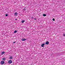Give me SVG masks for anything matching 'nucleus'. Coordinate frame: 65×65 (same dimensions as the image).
Instances as JSON below:
<instances>
[{
    "mask_svg": "<svg viewBox=\"0 0 65 65\" xmlns=\"http://www.w3.org/2000/svg\"><path fill=\"white\" fill-rule=\"evenodd\" d=\"M5 63V62L4 61H2L1 62V65H3V64H4Z\"/></svg>",
    "mask_w": 65,
    "mask_h": 65,
    "instance_id": "1",
    "label": "nucleus"
},
{
    "mask_svg": "<svg viewBox=\"0 0 65 65\" xmlns=\"http://www.w3.org/2000/svg\"><path fill=\"white\" fill-rule=\"evenodd\" d=\"M8 63H9V64H11V63H12V60H10L8 61Z\"/></svg>",
    "mask_w": 65,
    "mask_h": 65,
    "instance_id": "2",
    "label": "nucleus"
},
{
    "mask_svg": "<svg viewBox=\"0 0 65 65\" xmlns=\"http://www.w3.org/2000/svg\"><path fill=\"white\" fill-rule=\"evenodd\" d=\"M18 14V13L17 12H15L14 14V15L15 16H17V15Z\"/></svg>",
    "mask_w": 65,
    "mask_h": 65,
    "instance_id": "3",
    "label": "nucleus"
},
{
    "mask_svg": "<svg viewBox=\"0 0 65 65\" xmlns=\"http://www.w3.org/2000/svg\"><path fill=\"white\" fill-rule=\"evenodd\" d=\"M46 44H49V42L48 41H47L46 42Z\"/></svg>",
    "mask_w": 65,
    "mask_h": 65,
    "instance_id": "4",
    "label": "nucleus"
},
{
    "mask_svg": "<svg viewBox=\"0 0 65 65\" xmlns=\"http://www.w3.org/2000/svg\"><path fill=\"white\" fill-rule=\"evenodd\" d=\"M5 52H3L1 53L2 55H3V54H5Z\"/></svg>",
    "mask_w": 65,
    "mask_h": 65,
    "instance_id": "5",
    "label": "nucleus"
},
{
    "mask_svg": "<svg viewBox=\"0 0 65 65\" xmlns=\"http://www.w3.org/2000/svg\"><path fill=\"white\" fill-rule=\"evenodd\" d=\"M26 40V39H21V40L22 41H25Z\"/></svg>",
    "mask_w": 65,
    "mask_h": 65,
    "instance_id": "6",
    "label": "nucleus"
},
{
    "mask_svg": "<svg viewBox=\"0 0 65 65\" xmlns=\"http://www.w3.org/2000/svg\"><path fill=\"white\" fill-rule=\"evenodd\" d=\"M44 44H42L41 45V46L42 47H43L44 46Z\"/></svg>",
    "mask_w": 65,
    "mask_h": 65,
    "instance_id": "7",
    "label": "nucleus"
},
{
    "mask_svg": "<svg viewBox=\"0 0 65 65\" xmlns=\"http://www.w3.org/2000/svg\"><path fill=\"white\" fill-rule=\"evenodd\" d=\"M25 22V21L24 20H23L21 21V23H24V22Z\"/></svg>",
    "mask_w": 65,
    "mask_h": 65,
    "instance_id": "8",
    "label": "nucleus"
},
{
    "mask_svg": "<svg viewBox=\"0 0 65 65\" xmlns=\"http://www.w3.org/2000/svg\"><path fill=\"white\" fill-rule=\"evenodd\" d=\"M43 17H45L46 16V15L45 14H43Z\"/></svg>",
    "mask_w": 65,
    "mask_h": 65,
    "instance_id": "9",
    "label": "nucleus"
},
{
    "mask_svg": "<svg viewBox=\"0 0 65 65\" xmlns=\"http://www.w3.org/2000/svg\"><path fill=\"white\" fill-rule=\"evenodd\" d=\"M9 58L10 59H12V57L11 56Z\"/></svg>",
    "mask_w": 65,
    "mask_h": 65,
    "instance_id": "10",
    "label": "nucleus"
},
{
    "mask_svg": "<svg viewBox=\"0 0 65 65\" xmlns=\"http://www.w3.org/2000/svg\"><path fill=\"white\" fill-rule=\"evenodd\" d=\"M3 61H5V58H3Z\"/></svg>",
    "mask_w": 65,
    "mask_h": 65,
    "instance_id": "11",
    "label": "nucleus"
},
{
    "mask_svg": "<svg viewBox=\"0 0 65 65\" xmlns=\"http://www.w3.org/2000/svg\"><path fill=\"white\" fill-rule=\"evenodd\" d=\"M16 32H17V31L15 30L14 32V33H15Z\"/></svg>",
    "mask_w": 65,
    "mask_h": 65,
    "instance_id": "12",
    "label": "nucleus"
},
{
    "mask_svg": "<svg viewBox=\"0 0 65 65\" xmlns=\"http://www.w3.org/2000/svg\"><path fill=\"white\" fill-rule=\"evenodd\" d=\"M26 9L25 8L24 9H23V10H24V11H26Z\"/></svg>",
    "mask_w": 65,
    "mask_h": 65,
    "instance_id": "13",
    "label": "nucleus"
},
{
    "mask_svg": "<svg viewBox=\"0 0 65 65\" xmlns=\"http://www.w3.org/2000/svg\"><path fill=\"white\" fill-rule=\"evenodd\" d=\"M6 17H8V14H6Z\"/></svg>",
    "mask_w": 65,
    "mask_h": 65,
    "instance_id": "14",
    "label": "nucleus"
},
{
    "mask_svg": "<svg viewBox=\"0 0 65 65\" xmlns=\"http://www.w3.org/2000/svg\"><path fill=\"white\" fill-rule=\"evenodd\" d=\"M52 20L53 21H55V19L54 18L53 19H52Z\"/></svg>",
    "mask_w": 65,
    "mask_h": 65,
    "instance_id": "15",
    "label": "nucleus"
},
{
    "mask_svg": "<svg viewBox=\"0 0 65 65\" xmlns=\"http://www.w3.org/2000/svg\"><path fill=\"white\" fill-rule=\"evenodd\" d=\"M63 36H65V34H63Z\"/></svg>",
    "mask_w": 65,
    "mask_h": 65,
    "instance_id": "16",
    "label": "nucleus"
},
{
    "mask_svg": "<svg viewBox=\"0 0 65 65\" xmlns=\"http://www.w3.org/2000/svg\"><path fill=\"white\" fill-rule=\"evenodd\" d=\"M15 43V42H13V43Z\"/></svg>",
    "mask_w": 65,
    "mask_h": 65,
    "instance_id": "17",
    "label": "nucleus"
},
{
    "mask_svg": "<svg viewBox=\"0 0 65 65\" xmlns=\"http://www.w3.org/2000/svg\"><path fill=\"white\" fill-rule=\"evenodd\" d=\"M31 18L32 19H33L34 18L33 17H31Z\"/></svg>",
    "mask_w": 65,
    "mask_h": 65,
    "instance_id": "18",
    "label": "nucleus"
},
{
    "mask_svg": "<svg viewBox=\"0 0 65 65\" xmlns=\"http://www.w3.org/2000/svg\"><path fill=\"white\" fill-rule=\"evenodd\" d=\"M35 20H36V19L35 18L34 19Z\"/></svg>",
    "mask_w": 65,
    "mask_h": 65,
    "instance_id": "19",
    "label": "nucleus"
},
{
    "mask_svg": "<svg viewBox=\"0 0 65 65\" xmlns=\"http://www.w3.org/2000/svg\"><path fill=\"white\" fill-rule=\"evenodd\" d=\"M17 20V19H15V20Z\"/></svg>",
    "mask_w": 65,
    "mask_h": 65,
    "instance_id": "20",
    "label": "nucleus"
}]
</instances>
